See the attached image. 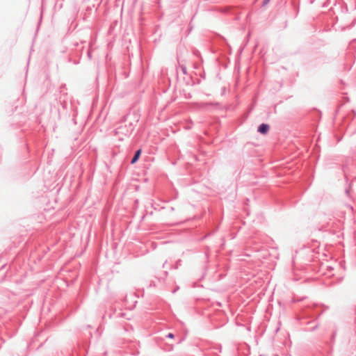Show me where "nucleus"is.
Instances as JSON below:
<instances>
[{
	"label": "nucleus",
	"instance_id": "obj_2",
	"mask_svg": "<svg viewBox=\"0 0 356 356\" xmlns=\"http://www.w3.org/2000/svg\"><path fill=\"white\" fill-rule=\"evenodd\" d=\"M140 154H141V149H138L136 152V154H135L134 156L133 157L131 162L132 164L135 163L138 161V158L140 156Z\"/></svg>",
	"mask_w": 356,
	"mask_h": 356
},
{
	"label": "nucleus",
	"instance_id": "obj_4",
	"mask_svg": "<svg viewBox=\"0 0 356 356\" xmlns=\"http://www.w3.org/2000/svg\"><path fill=\"white\" fill-rule=\"evenodd\" d=\"M168 337H169L170 339H172V338H174V334H172V333H169L168 335Z\"/></svg>",
	"mask_w": 356,
	"mask_h": 356
},
{
	"label": "nucleus",
	"instance_id": "obj_1",
	"mask_svg": "<svg viewBox=\"0 0 356 356\" xmlns=\"http://www.w3.org/2000/svg\"><path fill=\"white\" fill-rule=\"evenodd\" d=\"M269 130V126L266 124H261L258 129V131H259L262 134H266Z\"/></svg>",
	"mask_w": 356,
	"mask_h": 356
},
{
	"label": "nucleus",
	"instance_id": "obj_3",
	"mask_svg": "<svg viewBox=\"0 0 356 356\" xmlns=\"http://www.w3.org/2000/svg\"><path fill=\"white\" fill-rule=\"evenodd\" d=\"M270 0H264L263 6H266Z\"/></svg>",
	"mask_w": 356,
	"mask_h": 356
}]
</instances>
